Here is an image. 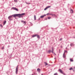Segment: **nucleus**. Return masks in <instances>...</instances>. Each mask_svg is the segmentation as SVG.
I'll return each mask as SVG.
<instances>
[{
  "label": "nucleus",
  "mask_w": 75,
  "mask_h": 75,
  "mask_svg": "<svg viewBox=\"0 0 75 75\" xmlns=\"http://www.w3.org/2000/svg\"><path fill=\"white\" fill-rule=\"evenodd\" d=\"M60 41H61V40H62V39L60 38Z\"/></svg>",
  "instance_id": "obj_35"
},
{
  "label": "nucleus",
  "mask_w": 75,
  "mask_h": 75,
  "mask_svg": "<svg viewBox=\"0 0 75 75\" xmlns=\"http://www.w3.org/2000/svg\"><path fill=\"white\" fill-rule=\"evenodd\" d=\"M50 15H51L52 16H55V14H53L52 13H50Z\"/></svg>",
  "instance_id": "obj_9"
},
{
  "label": "nucleus",
  "mask_w": 75,
  "mask_h": 75,
  "mask_svg": "<svg viewBox=\"0 0 75 75\" xmlns=\"http://www.w3.org/2000/svg\"><path fill=\"white\" fill-rule=\"evenodd\" d=\"M49 14V15H50V13H47V14L46 15H46H48Z\"/></svg>",
  "instance_id": "obj_32"
},
{
  "label": "nucleus",
  "mask_w": 75,
  "mask_h": 75,
  "mask_svg": "<svg viewBox=\"0 0 75 75\" xmlns=\"http://www.w3.org/2000/svg\"><path fill=\"white\" fill-rule=\"evenodd\" d=\"M13 17L12 15V16H8V19H10V18H11V17Z\"/></svg>",
  "instance_id": "obj_10"
},
{
  "label": "nucleus",
  "mask_w": 75,
  "mask_h": 75,
  "mask_svg": "<svg viewBox=\"0 0 75 75\" xmlns=\"http://www.w3.org/2000/svg\"><path fill=\"white\" fill-rule=\"evenodd\" d=\"M25 14V13H23L22 14H15L13 15L12 17H19V18H21V17H23V16H24Z\"/></svg>",
  "instance_id": "obj_1"
},
{
  "label": "nucleus",
  "mask_w": 75,
  "mask_h": 75,
  "mask_svg": "<svg viewBox=\"0 0 75 75\" xmlns=\"http://www.w3.org/2000/svg\"><path fill=\"white\" fill-rule=\"evenodd\" d=\"M51 52V50H49L47 52L49 54H50V52Z\"/></svg>",
  "instance_id": "obj_15"
},
{
  "label": "nucleus",
  "mask_w": 75,
  "mask_h": 75,
  "mask_svg": "<svg viewBox=\"0 0 75 75\" xmlns=\"http://www.w3.org/2000/svg\"><path fill=\"white\" fill-rule=\"evenodd\" d=\"M1 25V27H3V25Z\"/></svg>",
  "instance_id": "obj_34"
},
{
  "label": "nucleus",
  "mask_w": 75,
  "mask_h": 75,
  "mask_svg": "<svg viewBox=\"0 0 75 75\" xmlns=\"http://www.w3.org/2000/svg\"><path fill=\"white\" fill-rule=\"evenodd\" d=\"M58 71L59 72H60L61 73V74H62V73L63 72L62 70L61 69H59L58 70Z\"/></svg>",
  "instance_id": "obj_4"
},
{
  "label": "nucleus",
  "mask_w": 75,
  "mask_h": 75,
  "mask_svg": "<svg viewBox=\"0 0 75 75\" xmlns=\"http://www.w3.org/2000/svg\"><path fill=\"white\" fill-rule=\"evenodd\" d=\"M63 57L64 58H66V56L65 55V53H64L63 55Z\"/></svg>",
  "instance_id": "obj_8"
},
{
  "label": "nucleus",
  "mask_w": 75,
  "mask_h": 75,
  "mask_svg": "<svg viewBox=\"0 0 75 75\" xmlns=\"http://www.w3.org/2000/svg\"><path fill=\"white\" fill-rule=\"evenodd\" d=\"M4 47L3 46L1 48V50H4Z\"/></svg>",
  "instance_id": "obj_23"
},
{
  "label": "nucleus",
  "mask_w": 75,
  "mask_h": 75,
  "mask_svg": "<svg viewBox=\"0 0 75 75\" xmlns=\"http://www.w3.org/2000/svg\"><path fill=\"white\" fill-rule=\"evenodd\" d=\"M54 59H56V58H54Z\"/></svg>",
  "instance_id": "obj_41"
},
{
  "label": "nucleus",
  "mask_w": 75,
  "mask_h": 75,
  "mask_svg": "<svg viewBox=\"0 0 75 75\" xmlns=\"http://www.w3.org/2000/svg\"><path fill=\"white\" fill-rule=\"evenodd\" d=\"M38 20H40V18H39Z\"/></svg>",
  "instance_id": "obj_37"
},
{
  "label": "nucleus",
  "mask_w": 75,
  "mask_h": 75,
  "mask_svg": "<svg viewBox=\"0 0 75 75\" xmlns=\"http://www.w3.org/2000/svg\"><path fill=\"white\" fill-rule=\"evenodd\" d=\"M46 16V15H44L42 16H40V18H44V17H45V16Z\"/></svg>",
  "instance_id": "obj_7"
},
{
  "label": "nucleus",
  "mask_w": 75,
  "mask_h": 75,
  "mask_svg": "<svg viewBox=\"0 0 75 75\" xmlns=\"http://www.w3.org/2000/svg\"><path fill=\"white\" fill-rule=\"evenodd\" d=\"M23 24H25H25H26V22H25V21H24L23 22Z\"/></svg>",
  "instance_id": "obj_21"
},
{
  "label": "nucleus",
  "mask_w": 75,
  "mask_h": 75,
  "mask_svg": "<svg viewBox=\"0 0 75 75\" xmlns=\"http://www.w3.org/2000/svg\"><path fill=\"white\" fill-rule=\"evenodd\" d=\"M24 21H21V22L22 23H23Z\"/></svg>",
  "instance_id": "obj_30"
},
{
  "label": "nucleus",
  "mask_w": 75,
  "mask_h": 75,
  "mask_svg": "<svg viewBox=\"0 0 75 75\" xmlns=\"http://www.w3.org/2000/svg\"><path fill=\"white\" fill-rule=\"evenodd\" d=\"M74 44L73 43H71L70 44V46L72 47V45H73Z\"/></svg>",
  "instance_id": "obj_24"
},
{
  "label": "nucleus",
  "mask_w": 75,
  "mask_h": 75,
  "mask_svg": "<svg viewBox=\"0 0 75 75\" xmlns=\"http://www.w3.org/2000/svg\"><path fill=\"white\" fill-rule=\"evenodd\" d=\"M26 4H30V3H28L27 2H26Z\"/></svg>",
  "instance_id": "obj_26"
},
{
  "label": "nucleus",
  "mask_w": 75,
  "mask_h": 75,
  "mask_svg": "<svg viewBox=\"0 0 75 75\" xmlns=\"http://www.w3.org/2000/svg\"><path fill=\"white\" fill-rule=\"evenodd\" d=\"M6 24V21H5L4 22L3 25H4Z\"/></svg>",
  "instance_id": "obj_11"
},
{
  "label": "nucleus",
  "mask_w": 75,
  "mask_h": 75,
  "mask_svg": "<svg viewBox=\"0 0 75 75\" xmlns=\"http://www.w3.org/2000/svg\"><path fill=\"white\" fill-rule=\"evenodd\" d=\"M14 1L16 3H17V1H18L17 0H14Z\"/></svg>",
  "instance_id": "obj_20"
},
{
  "label": "nucleus",
  "mask_w": 75,
  "mask_h": 75,
  "mask_svg": "<svg viewBox=\"0 0 75 75\" xmlns=\"http://www.w3.org/2000/svg\"><path fill=\"white\" fill-rule=\"evenodd\" d=\"M74 38H75V37H74Z\"/></svg>",
  "instance_id": "obj_43"
},
{
  "label": "nucleus",
  "mask_w": 75,
  "mask_h": 75,
  "mask_svg": "<svg viewBox=\"0 0 75 75\" xmlns=\"http://www.w3.org/2000/svg\"><path fill=\"white\" fill-rule=\"evenodd\" d=\"M45 20H47V18H46L45 19Z\"/></svg>",
  "instance_id": "obj_38"
},
{
  "label": "nucleus",
  "mask_w": 75,
  "mask_h": 75,
  "mask_svg": "<svg viewBox=\"0 0 75 75\" xmlns=\"http://www.w3.org/2000/svg\"><path fill=\"white\" fill-rule=\"evenodd\" d=\"M47 8H50V7H51V6H47Z\"/></svg>",
  "instance_id": "obj_19"
},
{
  "label": "nucleus",
  "mask_w": 75,
  "mask_h": 75,
  "mask_svg": "<svg viewBox=\"0 0 75 75\" xmlns=\"http://www.w3.org/2000/svg\"><path fill=\"white\" fill-rule=\"evenodd\" d=\"M34 20H36V16H35V15L34 16Z\"/></svg>",
  "instance_id": "obj_16"
},
{
  "label": "nucleus",
  "mask_w": 75,
  "mask_h": 75,
  "mask_svg": "<svg viewBox=\"0 0 75 75\" xmlns=\"http://www.w3.org/2000/svg\"><path fill=\"white\" fill-rule=\"evenodd\" d=\"M54 54L55 55H56V54L55 53H54Z\"/></svg>",
  "instance_id": "obj_36"
},
{
  "label": "nucleus",
  "mask_w": 75,
  "mask_h": 75,
  "mask_svg": "<svg viewBox=\"0 0 75 75\" xmlns=\"http://www.w3.org/2000/svg\"><path fill=\"white\" fill-rule=\"evenodd\" d=\"M73 10H72V9H71L70 10V13H73Z\"/></svg>",
  "instance_id": "obj_14"
},
{
  "label": "nucleus",
  "mask_w": 75,
  "mask_h": 75,
  "mask_svg": "<svg viewBox=\"0 0 75 75\" xmlns=\"http://www.w3.org/2000/svg\"><path fill=\"white\" fill-rule=\"evenodd\" d=\"M70 62H73V61H74L73 59L72 58H70Z\"/></svg>",
  "instance_id": "obj_12"
},
{
  "label": "nucleus",
  "mask_w": 75,
  "mask_h": 75,
  "mask_svg": "<svg viewBox=\"0 0 75 75\" xmlns=\"http://www.w3.org/2000/svg\"><path fill=\"white\" fill-rule=\"evenodd\" d=\"M47 7H46L45 9H44V10H47Z\"/></svg>",
  "instance_id": "obj_27"
},
{
  "label": "nucleus",
  "mask_w": 75,
  "mask_h": 75,
  "mask_svg": "<svg viewBox=\"0 0 75 75\" xmlns=\"http://www.w3.org/2000/svg\"><path fill=\"white\" fill-rule=\"evenodd\" d=\"M62 74H63L64 75H66V74H65V73H64L63 72H62Z\"/></svg>",
  "instance_id": "obj_25"
},
{
  "label": "nucleus",
  "mask_w": 75,
  "mask_h": 75,
  "mask_svg": "<svg viewBox=\"0 0 75 75\" xmlns=\"http://www.w3.org/2000/svg\"><path fill=\"white\" fill-rule=\"evenodd\" d=\"M66 49H67V47H66Z\"/></svg>",
  "instance_id": "obj_40"
},
{
  "label": "nucleus",
  "mask_w": 75,
  "mask_h": 75,
  "mask_svg": "<svg viewBox=\"0 0 75 75\" xmlns=\"http://www.w3.org/2000/svg\"><path fill=\"white\" fill-rule=\"evenodd\" d=\"M52 51H54V48H53L52 47Z\"/></svg>",
  "instance_id": "obj_18"
},
{
  "label": "nucleus",
  "mask_w": 75,
  "mask_h": 75,
  "mask_svg": "<svg viewBox=\"0 0 75 75\" xmlns=\"http://www.w3.org/2000/svg\"><path fill=\"white\" fill-rule=\"evenodd\" d=\"M72 69V68H70L69 69V70H71V69Z\"/></svg>",
  "instance_id": "obj_29"
},
{
  "label": "nucleus",
  "mask_w": 75,
  "mask_h": 75,
  "mask_svg": "<svg viewBox=\"0 0 75 75\" xmlns=\"http://www.w3.org/2000/svg\"><path fill=\"white\" fill-rule=\"evenodd\" d=\"M37 71L39 72H40V71H41V69H40V68H38L37 69Z\"/></svg>",
  "instance_id": "obj_6"
},
{
  "label": "nucleus",
  "mask_w": 75,
  "mask_h": 75,
  "mask_svg": "<svg viewBox=\"0 0 75 75\" xmlns=\"http://www.w3.org/2000/svg\"><path fill=\"white\" fill-rule=\"evenodd\" d=\"M37 37L38 38H40V36H39V35H37Z\"/></svg>",
  "instance_id": "obj_17"
},
{
  "label": "nucleus",
  "mask_w": 75,
  "mask_h": 75,
  "mask_svg": "<svg viewBox=\"0 0 75 75\" xmlns=\"http://www.w3.org/2000/svg\"><path fill=\"white\" fill-rule=\"evenodd\" d=\"M52 53H53V54L54 53V51H52Z\"/></svg>",
  "instance_id": "obj_33"
},
{
  "label": "nucleus",
  "mask_w": 75,
  "mask_h": 75,
  "mask_svg": "<svg viewBox=\"0 0 75 75\" xmlns=\"http://www.w3.org/2000/svg\"><path fill=\"white\" fill-rule=\"evenodd\" d=\"M65 52L67 53V51L65 50L64 53V54H65Z\"/></svg>",
  "instance_id": "obj_22"
},
{
  "label": "nucleus",
  "mask_w": 75,
  "mask_h": 75,
  "mask_svg": "<svg viewBox=\"0 0 75 75\" xmlns=\"http://www.w3.org/2000/svg\"><path fill=\"white\" fill-rule=\"evenodd\" d=\"M47 18L48 19H50V18H51V17H48Z\"/></svg>",
  "instance_id": "obj_28"
},
{
  "label": "nucleus",
  "mask_w": 75,
  "mask_h": 75,
  "mask_svg": "<svg viewBox=\"0 0 75 75\" xmlns=\"http://www.w3.org/2000/svg\"><path fill=\"white\" fill-rule=\"evenodd\" d=\"M27 28H28V27H27Z\"/></svg>",
  "instance_id": "obj_42"
},
{
  "label": "nucleus",
  "mask_w": 75,
  "mask_h": 75,
  "mask_svg": "<svg viewBox=\"0 0 75 75\" xmlns=\"http://www.w3.org/2000/svg\"><path fill=\"white\" fill-rule=\"evenodd\" d=\"M18 65L16 68V74H17V73H18Z\"/></svg>",
  "instance_id": "obj_2"
},
{
  "label": "nucleus",
  "mask_w": 75,
  "mask_h": 75,
  "mask_svg": "<svg viewBox=\"0 0 75 75\" xmlns=\"http://www.w3.org/2000/svg\"><path fill=\"white\" fill-rule=\"evenodd\" d=\"M12 20V19H9V21H11Z\"/></svg>",
  "instance_id": "obj_31"
},
{
  "label": "nucleus",
  "mask_w": 75,
  "mask_h": 75,
  "mask_svg": "<svg viewBox=\"0 0 75 75\" xmlns=\"http://www.w3.org/2000/svg\"><path fill=\"white\" fill-rule=\"evenodd\" d=\"M35 72H34V74H35Z\"/></svg>",
  "instance_id": "obj_39"
},
{
  "label": "nucleus",
  "mask_w": 75,
  "mask_h": 75,
  "mask_svg": "<svg viewBox=\"0 0 75 75\" xmlns=\"http://www.w3.org/2000/svg\"><path fill=\"white\" fill-rule=\"evenodd\" d=\"M12 9H13V10H16V11H18V9L17 8H16V7H12Z\"/></svg>",
  "instance_id": "obj_3"
},
{
  "label": "nucleus",
  "mask_w": 75,
  "mask_h": 75,
  "mask_svg": "<svg viewBox=\"0 0 75 75\" xmlns=\"http://www.w3.org/2000/svg\"><path fill=\"white\" fill-rule=\"evenodd\" d=\"M44 63H45V66H47V65H48V64L46 62H44Z\"/></svg>",
  "instance_id": "obj_13"
},
{
  "label": "nucleus",
  "mask_w": 75,
  "mask_h": 75,
  "mask_svg": "<svg viewBox=\"0 0 75 75\" xmlns=\"http://www.w3.org/2000/svg\"><path fill=\"white\" fill-rule=\"evenodd\" d=\"M37 35V34L33 35L32 36V38H34V37H36Z\"/></svg>",
  "instance_id": "obj_5"
}]
</instances>
